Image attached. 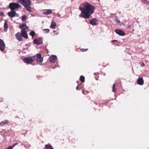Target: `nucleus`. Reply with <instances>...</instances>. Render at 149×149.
I'll use <instances>...</instances> for the list:
<instances>
[{"instance_id":"nucleus-1","label":"nucleus","mask_w":149,"mask_h":149,"mask_svg":"<svg viewBox=\"0 0 149 149\" xmlns=\"http://www.w3.org/2000/svg\"><path fill=\"white\" fill-rule=\"evenodd\" d=\"M79 9L81 11L80 17L88 19L93 13L95 7L89 3L85 2L83 3L82 7H79Z\"/></svg>"},{"instance_id":"nucleus-2","label":"nucleus","mask_w":149,"mask_h":149,"mask_svg":"<svg viewBox=\"0 0 149 149\" xmlns=\"http://www.w3.org/2000/svg\"><path fill=\"white\" fill-rule=\"evenodd\" d=\"M19 2L26 8V10L29 12L32 11L31 8L30 6L31 2L29 0H19Z\"/></svg>"},{"instance_id":"nucleus-3","label":"nucleus","mask_w":149,"mask_h":149,"mask_svg":"<svg viewBox=\"0 0 149 149\" xmlns=\"http://www.w3.org/2000/svg\"><path fill=\"white\" fill-rule=\"evenodd\" d=\"M36 60V57L31 56L29 57H26L23 58V59L24 62L28 64H31L32 63Z\"/></svg>"},{"instance_id":"nucleus-4","label":"nucleus","mask_w":149,"mask_h":149,"mask_svg":"<svg viewBox=\"0 0 149 149\" xmlns=\"http://www.w3.org/2000/svg\"><path fill=\"white\" fill-rule=\"evenodd\" d=\"M19 6H20L18 3L13 2L9 4V8L12 11L18 8Z\"/></svg>"},{"instance_id":"nucleus-5","label":"nucleus","mask_w":149,"mask_h":149,"mask_svg":"<svg viewBox=\"0 0 149 149\" xmlns=\"http://www.w3.org/2000/svg\"><path fill=\"white\" fill-rule=\"evenodd\" d=\"M6 48V45L3 41L0 39V50L3 51Z\"/></svg>"},{"instance_id":"nucleus-6","label":"nucleus","mask_w":149,"mask_h":149,"mask_svg":"<svg viewBox=\"0 0 149 149\" xmlns=\"http://www.w3.org/2000/svg\"><path fill=\"white\" fill-rule=\"evenodd\" d=\"M49 59L50 62L54 63L57 60V57L55 55H52L49 58Z\"/></svg>"},{"instance_id":"nucleus-7","label":"nucleus","mask_w":149,"mask_h":149,"mask_svg":"<svg viewBox=\"0 0 149 149\" xmlns=\"http://www.w3.org/2000/svg\"><path fill=\"white\" fill-rule=\"evenodd\" d=\"M8 16L12 18L15 16L18 17L19 15L18 14H16V12L14 10H11L10 12L8 13Z\"/></svg>"},{"instance_id":"nucleus-8","label":"nucleus","mask_w":149,"mask_h":149,"mask_svg":"<svg viewBox=\"0 0 149 149\" xmlns=\"http://www.w3.org/2000/svg\"><path fill=\"white\" fill-rule=\"evenodd\" d=\"M43 39L42 38H40L38 39H34L33 40V43L36 45H40L42 43Z\"/></svg>"},{"instance_id":"nucleus-9","label":"nucleus","mask_w":149,"mask_h":149,"mask_svg":"<svg viewBox=\"0 0 149 149\" xmlns=\"http://www.w3.org/2000/svg\"><path fill=\"white\" fill-rule=\"evenodd\" d=\"M36 60L37 62L42 63L43 61V58L41 57V56L40 54H37L36 56Z\"/></svg>"},{"instance_id":"nucleus-10","label":"nucleus","mask_w":149,"mask_h":149,"mask_svg":"<svg viewBox=\"0 0 149 149\" xmlns=\"http://www.w3.org/2000/svg\"><path fill=\"white\" fill-rule=\"evenodd\" d=\"M115 32L118 35L121 36H124L125 35V33L123 31L119 29L115 30Z\"/></svg>"},{"instance_id":"nucleus-11","label":"nucleus","mask_w":149,"mask_h":149,"mask_svg":"<svg viewBox=\"0 0 149 149\" xmlns=\"http://www.w3.org/2000/svg\"><path fill=\"white\" fill-rule=\"evenodd\" d=\"M21 35L23 37L26 39H27L28 38V36L26 31L21 30Z\"/></svg>"},{"instance_id":"nucleus-12","label":"nucleus","mask_w":149,"mask_h":149,"mask_svg":"<svg viewBox=\"0 0 149 149\" xmlns=\"http://www.w3.org/2000/svg\"><path fill=\"white\" fill-rule=\"evenodd\" d=\"M137 84L140 85H142L144 84V81L142 78H139L137 81Z\"/></svg>"},{"instance_id":"nucleus-13","label":"nucleus","mask_w":149,"mask_h":149,"mask_svg":"<svg viewBox=\"0 0 149 149\" xmlns=\"http://www.w3.org/2000/svg\"><path fill=\"white\" fill-rule=\"evenodd\" d=\"M97 20L95 18H94L89 21L90 23L93 25L95 26L97 25Z\"/></svg>"},{"instance_id":"nucleus-14","label":"nucleus","mask_w":149,"mask_h":149,"mask_svg":"<svg viewBox=\"0 0 149 149\" xmlns=\"http://www.w3.org/2000/svg\"><path fill=\"white\" fill-rule=\"evenodd\" d=\"M15 37L19 41L22 40V36L19 32H18L15 34Z\"/></svg>"},{"instance_id":"nucleus-15","label":"nucleus","mask_w":149,"mask_h":149,"mask_svg":"<svg viewBox=\"0 0 149 149\" xmlns=\"http://www.w3.org/2000/svg\"><path fill=\"white\" fill-rule=\"evenodd\" d=\"M9 123L8 120H4L0 122V126H3L4 125L8 124Z\"/></svg>"},{"instance_id":"nucleus-16","label":"nucleus","mask_w":149,"mask_h":149,"mask_svg":"<svg viewBox=\"0 0 149 149\" xmlns=\"http://www.w3.org/2000/svg\"><path fill=\"white\" fill-rule=\"evenodd\" d=\"M19 27L20 29H22V30L26 31L27 29V26L26 24H23L19 25Z\"/></svg>"},{"instance_id":"nucleus-17","label":"nucleus","mask_w":149,"mask_h":149,"mask_svg":"<svg viewBox=\"0 0 149 149\" xmlns=\"http://www.w3.org/2000/svg\"><path fill=\"white\" fill-rule=\"evenodd\" d=\"M52 13V10L51 9L47 10L43 12L42 14L44 15H48L51 14Z\"/></svg>"},{"instance_id":"nucleus-18","label":"nucleus","mask_w":149,"mask_h":149,"mask_svg":"<svg viewBox=\"0 0 149 149\" xmlns=\"http://www.w3.org/2000/svg\"><path fill=\"white\" fill-rule=\"evenodd\" d=\"M43 149H53L52 146L50 144L45 145Z\"/></svg>"},{"instance_id":"nucleus-19","label":"nucleus","mask_w":149,"mask_h":149,"mask_svg":"<svg viewBox=\"0 0 149 149\" xmlns=\"http://www.w3.org/2000/svg\"><path fill=\"white\" fill-rule=\"evenodd\" d=\"M56 26V23L54 22H52L51 24V25L50 27L52 29H54L55 28Z\"/></svg>"},{"instance_id":"nucleus-20","label":"nucleus","mask_w":149,"mask_h":149,"mask_svg":"<svg viewBox=\"0 0 149 149\" xmlns=\"http://www.w3.org/2000/svg\"><path fill=\"white\" fill-rule=\"evenodd\" d=\"M4 31L5 32H6L8 28V24L6 22H5L4 24Z\"/></svg>"},{"instance_id":"nucleus-21","label":"nucleus","mask_w":149,"mask_h":149,"mask_svg":"<svg viewBox=\"0 0 149 149\" xmlns=\"http://www.w3.org/2000/svg\"><path fill=\"white\" fill-rule=\"evenodd\" d=\"M80 80L82 82H84L85 81V77L83 76H81L80 77Z\"/></svg>"},{"instance_id":"nucleus-22","label":"nucleus","mask_w":149,"mask_h":149,"mask_svg":"<svg viewBox=\"0 0 149 149\" xmlns=\"http://www.w3.org/2000/svg\"><path fill=\"white\" fill-rule=\"evenodd\" d=\"M35 33L34 31H31L30 32V35L32 38H33L35 35Z\"/></svg>"},{"instance_id":"nucleus-23","label":"nucleus","mask_w":149,"mask_h":149,"mask_svg":"<svg viewBox=\"0 0 149 149\" xmlns=\"http://www.w3.org/2000/svg\"><path fill=\"white\" fill-rule=\"evenodd\" d=\"M43 32L44 33H48L49 32V29H45L43 30Z\"/></svg>"},{"instance_id":"nucleus-24","label":"nucleus","mask_w":149,"mask_h":149,"mask_svg":"<svg viewBox=\"0 0 149 149\" xmlns=\"http://www.w3.org/2000/svg\"><path fill=\"white\" fill-rule=\"evenodd\" d=\"M27 18V17L26 15H23L22 17V21H25Z\"/></svg>"},{"instance_id":"nucleus-25","label":"nucleus","mask_w":149,"mask_h":149,"mask_svg":"<svg viewBox=\"0 0 149 149\" xmlns=\"http://www.w3.org/2000/svg\"><path fill=\"white\" fill-rule=\"evenodd\" d=\"M112 89L113 92L115 93L116 90L115 88V84H113V86L112 87Z\"/></svg>"},{"instance_id":"nucleus-26","label":"nucleus","mask_w":149,"mask_h":149,"mask_svg":"<svg viewBox=\"0 0 149 149\" xmlns=\"http://www.w3.org/2000/svg\"><path fill=\"white\" fill-rule=\"evenodd\" d=\"M30 46V44H27L25 45L24 46V47H25V49H27L28 47H29Z\"/></svg>"},{"instance_id":"nucleus-27","label":"nucleus","mask_w":149,"mask_h":149,"mask_svg":"<svg viewBox=\"0 0 149 149\" xmlns=\"http://www.w3.org/2000/svg\"><path fill=\"white\" fill-rule=\"evenodd\" d=\"M114 20L116 22V23H120V21L118 19H117V18H115L114 19Z\"/></svg>"},{"instance_id":"nucleus-28","label":"nucleus","mask_w":149,"mask_h":149,"mask_svg":"<svg viewBox=\"0 0 149 149\" xmlns=\"http://www.w3.org/2000/svg\"><path fill=\"white\" fill-rule=\"evenodd\" d=\"M143 3H144L147 4V5H149V2L147 0H144L143 1Z\"/></svg>"},{"instance_id":"nucleus-29","label":"nucleus","mask_w":149,"mask_h":149,"mask_svg":"<svg viewBox=\"0 0 149 149\" xmlns=\"http://www.w3.org/2000/svg\"><path fill=\"white\" fill-rule=\"evenodd\" d=\"M81 50L83 52H84L86 51L87 50V49H81Z\"/></svg>"},{"instance_id":"nucleus-30","label":"nucleus","mask_w":149,"mask_h":149,"mask_svg":"<svg viewBox=\"0 0 149 149\" xmlns=\"http://www.w3.org/2000/svg\"><path fill=\"white\" fill-rule=\"evenodd\" d=\"M4 15V13L3 12H1L0 13V15L1 16H2L3 15Z\"/></svg>"},{"instance_id":"nucleus-31","label":"nucleus","mask_w":149,"mask_h":149,"mask_svg":"<svg viewBox=\"0 0 149 149\" xmlns=\"http://www.w3.org/2000/svg\"><path fill=\"white\" fill-rule=\"evenodd\" d=\"M119 24L120 25H124V24L123 22H120V23H119Z\"/></svg>"},{"instance_id":"nucleus-32","label":"nucleus","mask_w":149,"mask_h":149,"mask_svg":"<svg viewBox=\"0 0 149 149\" xmlns=\"http://www.w3.org/2000/svg\"><path fill=\"white\" fill-rule=\"evenodd\" d=\"M141 66L143 67L145 66V64L143 63H142L141 64Z\"/></svg>"},{"instance_id":"nucleus-33","label":"nucleus","mask_w":149,"mask_h":149,"mask_svg":"<svg viewBox=\"0 0 149 149\" xmlns=\"http://www.w3.org/2000/svg\"><path fill=\"white\" fill-rule=\"evenodd\" d=\"M17 143H16L14 144H13V147H14L16 145H17Z\"/></svg>"},{"instance_id":"nucleus-34","label":"nucleus","mask_w":149,"mask_h":149,"mask_svg":"<svg viewBox=\"0 0 149 149\" xmlns=\"http://www.w3.org/2000/svg\"><path fill=\"white\" fill-rule=\"evenodd\" d=\"M117 41L116 40H112L111 41V42H116Z\"/></svg>"},{"instance_id":"nucleus-35","label":"nucleus","mask_w":149,"mask_h":149,"mask_svg":"<svg viewBox=\"0 0 149 149\" xmlns=\"http://www.w3.org/2000/svg\"><path fill=\"white\" fill-rule=\"evenodd\" d=\"M131 27V25H129L127 27L128 28H130Z\"/></svg>"},{"instance_id":"nucleus-36","label":"nucleus","mask_w":149,"mask_h":149,"mask_svg":"<svg viewBox=\"0 0 149 149\" xmlns=\"http://www.w3.org/2000/svg\"><path fill=\"white\" fill-rule=\"evenodd\" d=\"M78 86H77L76 87V89L77 90V89H78Z\"/></svg>"},{"instance_id":"nucleus-37","label":"nucleus","mask_w":149,"mask_h":149,"mask_svg":"<svg viewBox=\"0 0 149 149\" xmlns=\"http://www.w3.org/2000/svg\"><path fill=\"white\" fill-rule=\"evenodd\" d=\"M58 33H56V35H58Z\"/></svg>"},{"instance_id":"nucleus-38","label":"nucleus","mask_w":149,"mask_h":149,"mask_svg":"<svg viewBox=\"0 0 149 149\" xmlns=\"http://www.w3.org/2000/svg\"><path fill=\"white\" fill-rule=\"evenodd\" d=\"M53 32H55V31H53Z\"/></svg>"}]
</instances>
